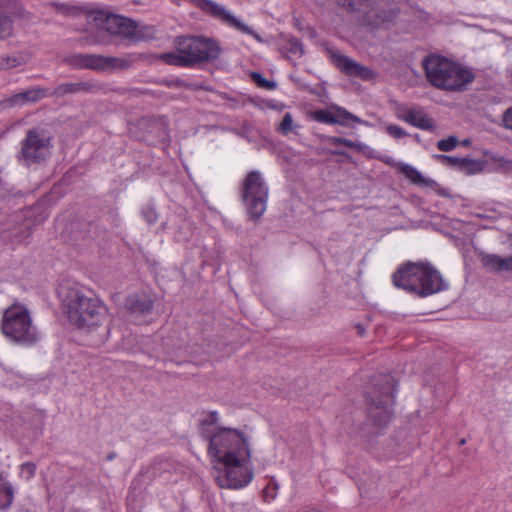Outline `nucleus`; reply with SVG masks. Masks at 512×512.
Returning a JSON list of instances; mask_svg holds the SVG:
<instances>
[{"label":"nucleus","mask_w":512,"mask_h":512,"mask_svg":"<svg viewBox=\"0 0 512 512\" xmlns=\"http://www.w3.org/2000/svg\"><path fill=\"white\" fill-rule=\"evenodd\" d=\"M63 305L70 323L79 329L93 330L108 316V308L99 297L77 287L67 289Z\"/></svg>","instance_id":"obj_1"},{"label":"nucleus","mask_w":512,"mask_h":512,"mask_svg":"<svg viewBox=\"0 0 512 512\" xmlns=\"http://www.w3.org/2000/svg\"><path fill=\"white\" fill-rule=\"evenodd\" d=\"M422 66L428 82L439 90L462 91L474 80V74L469 69L440 55L426 56Z\"/></svg>","instance_id":"obj_2"},{"label":"nucleus","mask_w":512,"mask_h":512,"mask_svg":"<svg viewBox=\"0 0 512 512\" xmlns=\"http://www.w3.org/2000/svg\"><path fill=\"white\" fill-rule=\"evenodd\" d=\"M1 332L13 344L31 347L40 341V332L33 322L30 310L15 302L2 313Z\"/></svg>","instance_id":"obj_3"},{"label":"nucleus","mask_w":512,"mask_h":512,"mask_svg":"<svg viewBox=\"0 0 512 512\" xmlns=\"http://www.w3.org/2000/svg\"><path fill=\"white\" fill-rule=\"evenodd\" d=\"M394 386L390 375H379L365 391L367 419L377 428L385 427L391 419Z\"/></svg>","instance_id":"obj_4"},{"label":"nucleus","mask_w":512,"mask_h":512,"mask_svg":"<svg viewBox=\"0 0 512 512\" xmlns=\"http://www.w3.org/2000/svg\"><path fill=\"white\" fill-rule=\"evenodd\" d=\"M209 442L208 454L216 462L240 457H251L248 441L244 434L237 429L215 427L205 435Z\"/></svg>","instance_id":"obj_5"},{"label":"nucleus","mask_w":512,"mask_h":512,"mask_svg":"<svg viewBox=\"0 0 512 512\" xmlns=\"http://www.w3.org/2000/svg\"><path fill=\"white\" fill-rule=\"evenodd\" d=\"M174 45L182 53L188 67L212 62L222 52L218 41L204 36H179Z\"/></svg>","instance_id":"obj_6"},{"label":"nucleus","mask_w":512,"mask_h":512,"mask_svg":"<svg viewBox=\"0 0 512 512\" xmlns=\"http://www.w3.org/2000/svg\"><path fill=\"white\" fill-rule=\"evenodd\" d=\"M251 457H240L216 462L214 478L219 487L240 489L247 486L253 479V471L249 466Z\"/></svg>","instance_id":"obj_7"},{"label":"nucleus","mask_w":512,"mask_h":512,"mask_svg":"<svg viewBox=\"0 0 512 512\" xmlns=\"http://www.w3.org/2000/svg\"><path fill=\"white\" fill-rule=\"evenodd\" d=\"M52 140V135L42 127L29 129L21 142L19 161L27 166L46 161L51 154Z\"/></svg>","instance_id":"obj_8"},{"label":"nucleus","mask_w":512,"mask_h":512,"mask_svg":"<svg viewBox=\"0 0 512 512\" xmlns=\"http://www.w3.org/2000/svg\"><path fill=\"white\" fill-rule=\"evenodd\" d=\"M268 194V186L261 173L249 172L242 183L241 198L252 219L258 220L266 211Z\"/></svg>","instance_id":"obj_9"},{"label":"nucleus","mask_w":512,"mask_h":512,"mask_svg":"<svg viewBox=\"0 0 512 512\" xmlns=\"http://www.w3.org/2000/svg\"><path fill=\"white\" fill-rule=\"evenodd\" d=\"M358 9L363 14V22L367 26L381 27L391 23L399 12L393 0H358Z\"/></svg>","instance_id":"obj_10"},{"label":"nucleus","mask_w":512,"mask_h":512,"mask_svg":"<svg viewBox=\"0 0 512 512\" xmlns=\"http://www.w3.org/2000/svg\"><path fill=\"white\" fill-rule=\"evenodd\" d=\"M95 19L98 21L99 26L110 34L133 40L140 39L137 35L135 22L128 18L99 13Z\"/></svg>","instance_id":"obj_11"},{"label":"nucleus","mask_w":512,"mask_h":512,"mask_svg":"<svg viewBox=\"0 0 512 512\" xmlns=\"http://www.w3.org/2000/svg\"><path fill=\"white\" fill-rule=\"evenodd\" d=\"M424 264L409 263L399 268L392 276L393 284L408 292L420 295Z\"/></svg>","instance_id":"obj_12"},{"label":"nucleus","mask_w":512,"mask_h":512,"mask_svg":"<svg viewBox=\"0 0 512 512\" xmlns=\"http://www.w3.org/2000/svg\"><path fill=\"white\" fill-rule=\"evenodd\" d=\"M311 117L320 123L325 124H339L346 125L348 121H352L359 124H368L366 121H363L356 115H353L345 108L340 106H331L328 109H320L313 111L311 113Z\"/></svg>","instance_id":"obj_13"},{"label":"nucleus","mask_w":512,"mask_h":512,"mask_svg":"<svg viewBox=\"0 0 512 512\" xmlns=\"http://www.w3.org/2000/svg\"><path fill=\"white\" fill-rule=\"evenodd\" d=\"M65 63L75 69L106 71V56L98 54H72L65 58Z\"/></svg>","instance_id":"obj_14"},{"label":"nucleus","mask_w":512,"mask_h":512,"mask_svg":"<svg viewBox=\"0 0 512 512\" xmlns=\"http://www.w3.org/2000/svg\"><path fill=\"white\" fill-rule=\"evenodd\" d=\"M47 96H49L47 89L32 88L8 97L1 101L0 105L2 108L21 107L26 104L37 103Z\"/></svg>","instance_id":"obj_15"},{"label":"nucleus","mask_w":512,"mask_h":512,"mask_svg":"<svg viewBox=\"0 0 512 512\" xmlns=\"http://www.w3.org/2000/svg\"><path fill=\"white\" fill-rule=\"evenodd\" d=\"M423 274L420 296H428L446 288L447 284L442 279L441 274L432 266L424 265Z\"/></svg>","instance_id":"obj_16"},{"label":"nucleus","mask_w":512,"mask_h":512,"mask_svg":"<svg viewBox=\"0 0 512 512\" xmlns=\"http://www.w3.org/2000/svg\"><path fill=\"white\" fill-rule=\"evenodd\" d=\"M154 306V300L145 292H137L127 296L124 308L131 314L144 315L150 313Z\"/></svg>","instance_id":"obj_17"},{"label":"nucleus","mask_w":512,"mask_h":512,"mask_svg":"<svg viewBox=\"0 0 512 512\" xmlns=\"http://www.w3.org/2000/svg\"><path fill=\"white\" fill-rule=\"evenodd\" d=\"M337 67L349 76H358L364 80L373 77L374 73L371 69L353 61L345 55L335 57Z\"/></svg>","instance_id":"obj_18"},{"label":"nucleus","mask_w":512,"mask_h":512,"mask_svg":"<svg viewBox=\"0 0 512 512\" xmlns=\"http://www.w3.org/2000/svg\"><path fill=\"white\" fill-rule=\"evenodd\" d=\"M480 262L482 266L490 272L512 273V257H501L497 254L481 253Z\"/></svg>","instance_id":"obj_19"},{"label":"nucleus","mask_w":512,"mask_h":512,"mask_svg":"<svg viewBox=\"0 0 512 512\" xmlns=\"http://www.w3.org/2000/svg\"><path fill=\"white\" fill-rule=\"evenodd\" d=\"M436 159L451 167H458L467 173L479 170V162L470 158H460L447 155H436Z\"/></svg>","instance_id":"obj_20"},{"label":"nucleus","mask_w":512,"mask_h":512,"mask_svg":"<svg viewBox=\"0 0 512 512\" xmlns=\"http://www.w3.org/2000/svg\"><path fill=\"white\" fill-rule=\"evenodd\" d=\"M407 123L422 130L433 131L435 129L433 119L421 108H413Z\"/></svg>","instance_id":"obj_21"},{"label":"nucleus","mask_w":512,"mask_h":512,"mask_svg":"<svg viewBox=\"0 0 512 512\" xmlns=\"http://www.w3.org/2000/svg\"><path fill=\"white\" fill-rule=\"evenodd\" d=\"M138 59H139V56L136 55V54H129V55L125 56V57H109V56H106V71L127 70Z\"/></svg>","instance_id":"obj_22"},{"label":"nucleus","mask_w":512,"mask_h":512,"mask_svg":"<svg viewBox=\"0 0 512 512\" xmlns=\"http://www.w3.org/2000/svg\"><path fill=\"white\" fill-rule=\"evenodd\" d=\"M401 173L405 175L412 183L419 186H432L435 182L431 179H426L423 175L413 166L401 163L398 165Z\"/></svg>","instance_id":"obj_23"},{"label":"nucleus","mask_w":512,"mask_h":512,"mask_svg":"<svg viewBox=\"0 0 512 512\" xmlns=\"http://www.w3.org/2000/svg\"><path fill=\"white\" fill-rule=\"evenodd\" d=\"M14 500V488L6 477L0 473V509H8Z\"/></svg>","instance_id":"obj_24"},{"label":"nucleus","mask_w":512,"mask_h":512,"mask_svg":"<svg viewBox=\"0 0 512 512\" xmlns=\"http://www.w3.org/2000/svg\"><path fill=\"white\" fill-rule=\"evenodd\" d=\"M92 85L85 82H76V83H63L58 85L52 93L49 95L62 97L66 94H73L82 91H89Z\"/></svg>","instance_id":"obj_25"},{"label":"nucleus","mask_w":512,"mask_h":512,"mask_svg":"<svg viewBox=\"0 0 512 512\" xmlns=\"http://www.w3.org/2000/svg\"><path fill=\"white\" fill-rule=\"evenodd\" d=\"M26 62L27 58L23 54L5 56L0 59V70L12 69Z\"/></svg>","instance_id":"obj_26"},{"label":"nucleus","mask_w":512,"mask_h":512,"mask_svg":"<svg viewBox=\"0 0 512 512\" xmlns=\"http://www.w3.org/2000/svg\"><path fill=\"white\" fill-rule=\"evenodd\" d=\"M159 58L169 65L188 67L182 53H180L177 49L174 52L162 53Z\"/></svg>","instance_id":"obj_27"},{"label":"nucleus","mask_w":512,"mask_h":512,"mask_svg":"<svg viewBox=\"0 0 512 512\" xmlns=\"http://www.w3.org/2000/svg\"><path fill=\"white\" fill-rule=\"evenodd\" d=\"M13 33V22L9 16L0 13V40L10 37Z\"/></svg>","instance_id":"obj_28"},{"label":"nucleus","mask_w":512,"mask_h":512,"mask_svg":"<svg viewBox=\"0 0 512 512\" xmlns=\"http://www.w3.org/2000/svg\"><path fill=\"white\" fill-rule=\"evenodd\" d=\"M296 128H298V126L294 125L291 113H286L277 127V131L282 135H288L289 133L294 132Z\"/></svg>","instance_id":"obj_29"},{"label":"nucleus","mask_w":512,"mask_h":512,"mask_svg":"<svg viewBox=\"0 0 512 512\" xmlns=\"http://www.w3.org/2000/svg\"><path fill=\"white\" fill-rule=\"evenodd\" d=\"M141 215L149 225H153L158 221V213L152 204L145 205L141 209Z\"/></svg>","instance_id":"obj_30"},{"label":"nucleus","mask_w":512,"mask_h":512,"mask_svg":"<svg viewBox=\"0 0 512 512\" xmlns=\"http://www.w3.org/2000/svg\"><path fill=\"white\" fill-rule=\"evenodd\" d=\"M458 145V138L456 136H449L447 139H441L437 142V148L443 152L452 151Z\"/></svg>","instance_id":"obj_31"},{"label":"nucleus","mask_w":512,"mask_h":512,"mask_svg":"<svg viewBox=\"0 0 512 512\" xmlns=\"http://www.w3.org/2000/svg\"><path fill=\"white\" fill-rule=\"evenodd\" d=\"M331 143L334 145H343L351 149H355L358 151H362L364 145L361 143L354 142L350 139L342 138V137H332Z\"/></svg>","instance_id":"obj_32"},{"label":"nucleus","mask_w":512,"mask_h":512,"mask_svg":"<svg viewBox=\"0 0 512 512\" xmlns=\"http://www.w3.org/2000/svg\"><path fill=\"white\" fill-rule=\"evenodd\" d=\"M254 82L261 88L273 89L275 84L265 79L260 73H252L251 75Z\"/></svg>","instance_id":"obj_33"},{"label":"nucleus","mask_w":512,"mask_h":512,"mask_svg":"<svg viewBox=\"0 0 512 512\" xmlns=\"http://www.w3.org/2000/svg\"><path fill=\"white\" fill-rule=\"evenodd\" d=\"M412 110H413V108H410V107H408L406 105H399L396 108V117L399 120H402L404 122H408Z\"/></svg>","instance_id":"obj_34"},{"label":"nucleus","mask_w":512,"mask_h":512,"mask_svg":"<svg viewBox=\"0 0 512 512\" xmlns=\"http://www.w3.org/2000/svg\"><path fill=\"white\" fill-rule=\"evenodd\" d=\"M386 132L391 137H394L396 139L403 138L408 135L407 132L403 128H401L400 126H397V125H388L386 127Z\"/></svg>","instance_id":"obj_35"},{"label":"nucleus","mask_w":512,"mask_h":512,"mask_svg":"<svg viewBox=\"0 0 512 512\" xmlns=\"http://www.w3.org/2000/svg\"><path fill=\"white\" fill-rule=\"evenodd\" d=\"M53 7L58 13L63 15L71 16L78 12V9L75 7H70L65 4H53Z\"/></svg>","instance_id":"obj_36"},{"label":"nucleus","mask_w":512,"mask_h":512,"mask_svg":"<svg viewBox=\"0 0 512 512\" xmlns=\"http://www.w3.org/2000/svg\"><path fill=\"white\" fill-rule=\"evenodd\" d=\"M36 465L32 462H26L21 465V473L27 478L31 479L35 475Z\"/></svg>","instance_id":"obj_37"},{"label":"nucleus","mask_w":512,"mask_h":512,"mask_svg":"<svg viewBox=\"0 0 512 512\" xmlns=\"http://www.w3.org/2000/svg\"><path fill=\"white\" fill-rule=\"evenodd\" d=\"M289 45H290V52L295 54V55H299V56H302L304 51H303V47H302V44L296 39V38H293L289 41Z\"/></svg>","instance_id":"obj_38"},{"label":"nucleus","mask_w":512,"mask_h":512,"mask_svg":"<svg viewBox=\"0 0 512 512\" xmlns=\"http://www.w3.org/2000/svg\"><path fill=\"white\" fill-rule=\"evenodd\" d=\"M503 125L505 128L512 130V107L507 109L504 113Z\"/></svg>","instance_id":"obj_39"},{"label":"nucleus","mask_w":512,"mask_h":512,"mask_svg":"<svg viewBox=\"0 0 512 512\" xmlns=\"http://www.w3.org/2000/svg\"><path fill=\"white\" fill-rule=\"evenodd\" d=\"M499 168L505 173H512V161L507 159H500Z\"/></svg>","instance_id":"obj_40"},{"label":"nucleus","mask_w":512,"mask_h":512,"mask_svg":"<svg viewBox=\"0 0 512 512\" xmlns=\"http://www.w3.org/2000/svg\"><path fill=\"white\" fill-rule=\"evenodd\" d=\"M337 1L343 7L353 9V10L357 9L356 2L354 0H337Z\"/></svg>","instance_id":"obj_41"},{"label":"nucleus","mask_w":512,"mask_h":512,"mask_svg":"<svg viewBox=\"0 0 512 512\" xmlns=\"http://www.w3.org/2000/svg\"><path fill=\"white\" fill-rule=\"evenodd\" d=\"M218 421V413L216 411H211L209 413V423L216 424Z\"/></svg>","instance_id":"obj_42"},{"label":"nucleus","mask_w":512,"mask_h":512,"mask_svg":"<svg viewBox=\"0 0 512 512\" xmlns=\"http://www.w3.org/2000/svg\"><path fill=\"white\" fill-rule=\"evenodd\" d=\"M168 85L174 86V87H183L184 86L183 82L179 79L169 82Z\"/></svg>","instance_id":"obj_43"},{"label":"nucleus","mask_w":512,"mask_h":512,"mask_svg":"<svg viewBox=\"0 0 512 512\" xmlns=\"http://www.w3.org/2000/svg\"><path fill=\"white\" fill-rule=\"evenodd\" d=\"M356 329H357V333L360 335V336H364L365 334V328L363 325L361 324H357L356 325Z\"/></svg>","instance_id":"obj_44"},{"label":"nucleus","mask_w":512,"mask_h":512,"mask_svg":"<svg viewBox=\"0 0 512 512\" xmlns=\"http://www.w3.org/2000/svg\"><path fill=\"white\" fill-rule=\"evenodd\" d=\"M460 444H461V445L465 444V439H462V440L460 441Z\"/></svg>","instance_id":"obj_45"},{"label":"nucleus","mask_w":512,"mask_h":512,"mask_svg":"<svg viewBox=\"0 0 512 512\" xmlns=\"http://www.w3.org/2000/svg\"><path fill=\"white\" fill-rule=\"evenodd\" d=\"M277 489H278V485H277V483H275V493L277 492Z\"/></svg>","instance_id":"obj_46"},{"label":"nucleus","mask_w":512,"mask_h":512,"mask_svg":"<svg viewBox=\"0 0 512 512\" xmlns=\"http://www.w3.org/2000/svg\"><path fill=\"white\" fill-rule=\"evenodd\" d=\"M510 76L512 77V68L510 69Z\"/></svg>","instance_id":"obj_47"}]
</instances>
